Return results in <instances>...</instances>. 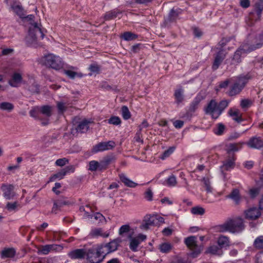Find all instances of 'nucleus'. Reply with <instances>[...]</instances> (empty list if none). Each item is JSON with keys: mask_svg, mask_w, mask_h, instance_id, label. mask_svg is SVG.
I'll return each mask as SVG.
<instances>
[{"mask_svg": "<svg viewBox=\"0 0 263 263\" xmlns=\"http://www.w3.org/2000/svg\"><path fill=\"white\" fill-rule=\"evenodd\" d=\"M245 228L244 221L239 217L229 219L222 224L218 227L220 232H229L231 233H239L242 232Z\"/></svg>", "mask_w": 263, "mask_h": 263, "instance_id": "1", "label": "nucleus"}, {"mask_svg": "<svg viewBox=\"0 0 263 263\" xmlns=\"http://www.w3.org/2000/svg\"><path fill=\"white\" fill-rule=\"evenodd\" d=\"M44 37V33L41 26L37 23H31L29 33L26 37V42L31 46L37 47V42Z\"/></svg>", "mask_w": 263, "mask_h": 263, "instance_id": "2", "label": "nucleus"}, {"mask_svg": "<svg viewBox=\"0 0 263 263\" xmlns=\"http://www.w3.org/2000/svg\"><path fill=\"white\" fill-rule=\"evenodd\" d=\"M104 247L100 246H93L86 251L87 259L90 263H100L103 261L105 255Z\"/></svg>", "mask_w": 263, "mask_h": 263, "instance_id": "3", "label": "nucleus"}, {"mask_svg": "<svg viewBox=\"0 0 263 263\" xmlns=\"http://www.w3.org/2000/svg\"><path fill=\"white\" fill-rule=\"evenodd\" d=\"M42 63L46 66L58 70L62 68L64 63L61 58L53 54H48L42 59Z\"/></svg>", "mask_w": 263, "mask_h": 263, "instance_id": "4", "label": "nucleus"}, {"mask_svg": "<svg viewBox=\"0 0 263 263\" xmlns=\"http://www.w3.org/2000/svg\"><path fill=\"white\" fill-rule=\"evenodd\" d=\"M86 210L84 206H81L80 210L81 212H84V218L89 220L93 223L100 222L104 220V217L100 213H96L93 215L90 214L89 212H91V208L87 205L86 206Z\"/></svg>", "mask_w": 263, "mask_h": 263, "instance_id": "5", "label": "nucleus"}, {"mask_svg": "<svg viewBox=\"0 0 263 263\" xmlns=\"http://www.w3.org/2000/svg\"><path fill=\"white\" fill-rule=\"evenodd\" d=\"M249 79L247 76L239 77L237 81L230 88L229 92V95L233 96L239 93L248 82Z\"/></svg>", "mask_w": 263, "mask_h": 263, "instance_id": "6", "label": "nucleus"}, {"mask_svg": "<svg viewBox=\"0 0 263 263\" xmlns=\"http://www.w3.org/2000/svg\"><path fill=\"white\" fill-rule=\"evenodd\" d=\"M260 42L257 43L256 45V47H252L249 49H247L245 46H243L242 48H240L237 50L234 53L233 61L234 64L239 63L240 61L241 55L245 53L247 51H251L252 50H254L255 48H260L262 45H263V35H260L259 36Z\"/></svg>", "mask_w": 263, "mask_h": 263, "instance_id": "7", "label": "nucleus"}, {"mask_svg": "<svg viewBox=\"0 0 263 263\" xmlns=\"http://www.w3.org/2000/svg\"><path fill=\"white\" fill-rule=\"evenodd\" d=\"M205 113L211 116L214 119H217L220 115V111L217 103L214 100H212L208 104L205 109Z\"/></svg>", "mask_w": 263, "mask_h": 263, "instance_id": "8", "label": "nucleus"}, {"mask_svg": "<svg viewBox=\"0 0 263 263\" xmlns=\"http://www.w3.org/2000/svg\"><path fill=\"white\" fill-rule=\"evenodd\" d=\"M1 190L2 192L3 196L6 200H12L16 196L14 191V186L10 184H3Z\"/></svg>", "mask_w": 263, "mask_h": 263, "instance_id": "9", "label": "nucleus"}, {"mask_svg": "<svg viewBox=\"0 0 263 263\" xmlns=\"http://www.w3.org/2000/svg\"><path fill=\"white\" fill-rule=\"evenodd\" d=\"M184 242L187 247L193 251L191 255L196 257L200 252V249L197 246L196 237L193 236L188 237L185 239Z\"/></svg>", "mask_w": 263, "mask_h": 263, "instance_id": "10", "label": "nucleus"}, {"mask_svg": "<svg viewBox=\"0 0 263 263\" xmlns=\"http://www.w3.org/2000/svg\"><path fill=\"white\" fill-rule=\"evenodd\" d=\"M115 146V143L112 141L108 142H100L95 146L92 148V152L96 153L99 152L108 151L112 149Z\"/></svg>", "mask_w": 263, "mask_h": 263, "instance_id": "11", "label": "nucleus"}, {"mask_svg": "<svg viewBox=\"0 0 263 263\" xmlns=\"http://www.w3.org/2000/svg\"><path fill=\"white\" fill-rule=\"evenodd\" d=\"M132 234H129L128 236L130 239L129 247L132 250L136 251L139 245L146 239V236L142 234H139L135 237H132Z\"/></svg>", "mask_w": 263, "mask_h": 263, "instance_id": "12", "label": "nucleus"}, {"mask_svg": "<svg viewBox=\"0 0 263 263\" xmlns=\"http://www.w3.org/2000/svg\"><path fill=\"white\" fill-rule=\"evenodd\" d=\"M121 240L120 239H115L110 241L109 243L106 244L105 245H101V246L104 247V252L102 253H104L106 255L109 253L116 251L117 249L119 244Z\"/></svg>", "mask_w": 263, "mask_h": 263, "instance_id": "13", "label": "nucleus"}, {"mask_svg": "<svg viewBox=\"0 0 263 263\" xmlns=\"http://www.w3.org/2000/svg\"><path fill=\"white\" fill-rule=\"evenodd\" d=\"M110 235L109 231H105L102 228L92 229L89 234V236L91 238H97L99 237L107 238Z\"/></svg>", "mask_w": 263, "mask_h": 263, "instance_id": "14", "label": "nucleus"}, {"mask_svg": "<svg viewBox=\"0 0 263 263\" xmlns=\"http://www.w3.org/2000/svg\"><path fill=\"white\" fill-rule=\"evenodd\" d=\"M156 226L155 217L154 215H146L144 216L140 228L142 229L147 230L151 226Z\"/></svg>", "mask_w": 263, "mask_h": 263, "instance_id": "15", "label": "nucleus"}, {"mask_svg": "<svg viewBox=\"0 0 263 263\" xmlns=\"http://www.w3.org/2000/svg\"><path fill=\"white\" fill-rule=\"evenodd\" d=\"M86 255V251L83 249H75L68 253V256L72 259H82L84 258Z\"/></svg>", "mask_w": 263, "mask_h": 263, "instance_id": "16", "label": "nucleus"}, {"mask_svg": "<svg viewBox=\"0 0 263 263\" xmlns=\"http://www.w3.org/2000/svg\"><path fill=\"white\" fill-rule=\"evenodd\" d=\"M235 158L234 155L228 156L227 158L223 161L222 165L221 166L222 172L225 171H230L233 168L235 165Z\"/></svg>", "mask_w": 263, "mask_h": 263, "instance_id": "17", "label": "nucleus"}, {"mask_svg": "<svg viewBox=\"0 0 263 263\" xmlns=\"http://www.w3.org/2000/svg\"><path fill=\"white\" fill-rule=\"evenodd\" d=\"M247 219L254 220L257 219L260 215V212L256 208H252L246 210L244 212Z\"/></svg>", "mask_w": 263, "mask_h": 263, "instance_id": "18", "label": "nucleus"}, {"mask_svg": "<svg viewBox=\"0 0 263 263\" xmlns=\"http://www.w3.org/2000/svg\"><path fill=\"white\" fill-rule=\"evenodd\" d=\"M226 52L224 50H218L214 59L212 66L214 70H216L226 57Z\"/></svg>", "mask_w": 263, "mask_h": 263, "instance_id": "19", "label": "nucleus"}, {"mask_svg": "<svg viewBox=\"0 0 263 263\" xmlns=\"http://www.w3.org/2000/svg\"><path fill=\"white\" fill-rule=\"evenodd\" d=\"M244 142L231 143L227 145L226 151L228 156L234 155V153L238 151L242 147V145L244 144Z\"/></svg>", "mask_w": 263, "mask_h": 263, "instance_id": "20", "label": "nucleus"}, {"mask_svg": "<svg viewBox=\"0 0 263 263\" xmlns=\"http://www.w3.org/2000/svg\"><path fill=\"white\" fill-rule=\"evenodd\" d=\"M119 177L121 181L124 183V184L129 187H135L138 184L131 180L126 174L124 173H120L119 174Z\"/></svg>", "mask_w": 263, "mask_h": 263, "instance_id": "21", "label": "nucleus"}, {"mask_svg": "<svg viewBox=\"0 0 263 263\" xmlns=\"http://www.w3.org/2000/svg\"><path fill=\"white\" fill-rule=\"evenodd\" d=\"M22 81V74L18 72H14L8 83L12 87H17L21 84Z\"/></svg>", "mask_w": 263, "mask_h": 263, "instance_id": "22", "label": "nucleus"}, {"mask_svg": "<svg viewBox=\"0 0 263 263\" xmlns=\"http://www.w3.org/2000/svg\"><path fill=\"white\" fill-rule=\"evenodd\" d=\"M228 114L232 119L236 122L239 123L242 121L241 113L239 109L231 108L229 109Z\"/></svg>", "mask_w": 263, "mask_h": 263, "instance_id": "23", "label": "nucleus"}, {"mask_svg": "<svg viewBox=\"0 0 263 263\" xmlns=\"http://www.w3.org/2000/svg\"><path fill=\"white\" fill-rule=\"evenodd\" d=\"M91 122L90 121L84 119L79 123L75 130L77 132L81 133H85L88 130L89 124Z\"/></svg>", "mask_w": 263, "mask_h": 263, "instance_id": "24", "label": "nucleus"}, {"mask_svg": "<svg viewBox=\"0 0 263 263\" xmlns=\"http://www.w3.org/2000/svg\"><path fill=\"white\" fill-rule=\"evenodd\" d=\"M227 198L232 199L236 204H238L241 200L239 190L237 189H233L231 192L227 196Z\"/></svg>", "mask_w": 263, "mask_h": 263, "instance_id": "25", "label": "nucleus"}, {"mask_svg": "<svg viewBox=\"0 0 263 263\" xmlns=\"http://www.w3.org/2000/svg\"><path fill=\"white\" fill-rule=\"evenodd\" d=\"M114 161V157L111 156L105 157L100 162V171L106 170L108 165Z\"/></svg>", "mask_w": 263, "mask_h": 263, "instance_id": "26", "label": "nucleus"}, {"mask_svg": "<svg viewBox=\"0 0 263 263\" xmlns=\"http://www.w3.org/2000/svg\"><path fill=\"white\" fill-rule=\"evenodd\" d=\"M60 246L56 245H47L41 246L39 249V252L41 254L46 255L51 251L57 250Z\"/></svg>", "mask_w": 263, "mask_h": 263, "instance_id": "27", "label": "nucleus"}, {"mask_svg": "<svg viewBox=\"0 0 263 263\" xmlns=\"http://www.w3.org/2000/svg\"><path fill=\"white\" fill-rule=\"evenodd\" d=\"M21 206L17 201L14 202H8L6 205L5 209L10 212H15Z\"/></svg>", "mask_w": 263, "mask_h": 263, "instance_id": "28", "label": "nucleus"}, {"mask_svg": "<svg viewBox=\"0 0 263 263\" xmlns=\"http://www.w3.org/2000/svg\"><path fill=\"white\" fill-rule=\"evenodd\" d=\"M15 253L16 251L13 248H5L1 252V257L3 259L12 258L15 256Z\"/></svg>", "mask_w": 263, "mask_h": 263, "instance_id": "29", "label": "nucleus"}, {"mask_svg": "<svg viewBox=\"0 0 263 263\" xmlns=\"http://www.w3.org/2000/svg\"><path fill=\"white\" fill-rule=\"evenodd\" d=\"M71 69L65 70L64 73L69 78L71 79H74L76 77L81 78L83 77V74L81 72H77L73 71L72 70H77V68L76 67H71Z\"/></svg>", "mask_w": 263, "mask_h": 263, "instance_id": "30", "label": "nucleus"}, {"mask_svg": "<svg viewBox=\"0 0 263 263\" xmlns=\"http://www.w3.org/2000/svg\"><path fill=\"white\" fill-rule=\"evenodd\" d=\"M70 169L69 167H66L64 169L62 170L60 172L54 174L50 178V181H54L56 179L61 180L64 178L66 175V173Z\"/></svg>", "mask_w": 263, "mask_h": 263, "instance_id": "31", "label": "nucleus"}, {"mask_svg": "<svg viewBox=\"0 0 263 263\" xmlns=\"http://www.w3.org/2000/svg\"><path fill=\"white\" fill-rule=\"evenodd\" d=\"M40 111L46 117H50L52 115L53 107L49 105H44L39 107Z\"/></svg>", "mask_w": 263, "mask_h": 263, "instance_id": "32", "label": "nucleus"}, {"mask_svg": "<svg viewBox=\"0 0 263 263\" xmlns=\"http://www.w3.org/2000/svg\"><path fill=\"white\" fill-rule=\"evenodd\" d=\"M217 243L221 248L228 247L230 245V241L229 237L221 235L219 237Z\"/></svg>", "mask_w": 263, "mask_h": 263, "instance_id": "33", "label": "nucleus"}, {"mask_svg": "<svg viewBox=\"0 0 263 263\" xmlns=\"http://www.w3.org/2000/svg\"><path fill=\"white\" fill-rule=\"evenodd\" d=\"M173 246L169 242H163L159 245V249L163 253H167L172 250Z\"/></svg>", "mask_w": 263, "mask_h": 263, "instance_id": "34", "label": "nucleus"}, {"mask_svg": "<svg viewBox=\"0 0 263 263\" xmlns=\"http://www.w3.org/2000/svg\"><path fill=\"white\" fill-rule=\"evenodd\" d=\"M177 183L176 177L172 174L164 181V184L168 186H175Z\"/></svg>", "mask_w": 263, "mask_h": 263, "instance_id": "35", "label": "nucleus"}, {"mask_svg": "<svg viewBox=\"0 0 263 263\" xmlns=\"http://www.w3.org/2000/svg\"><path fill=\"white\" fill-rule=\"evenodd\" d=\"M13 104L10 102H3L0 103L1 110L7 111L8 112H11L13 110Z\"/></svg>", "mask_w": 263, "mask_h": 263, "instance_id": "36", "label": "nucleus"}, {"mask_svg": "<svg viewBox=\"0 0 263 263\" xmlns=\"http://www.w3.org/2000/svg\"><path fill=\"white\" fill-rule=\"evenodd\" d=\"M183 90L180 88L175 90V97L177 103H181L183 100Z\"/></svg>", "mask_w": 263, "mask_h": 263, "instance_id": "37", "label": "nucleus"}, {"mask_svg": "<svg viewBox=\"0 0 263 263\" xmlns=\"http://www.w3.org/2000/svg\"><path fill=\"white\" fill-rule=\"evenodd\" d=\"M122 37L124 40L129 41L136 39L137 38V35L130 32H125L122 35Z\"/></svg>", "mask_w": 263, "mask_h": 263, "instance_id": "38", "label": "nucleus"}, {"mask_svg": "<svg viewBox=\"0 0 263 263\" xmlns=\"http://www.w3.org/2000/svg\"><path fill=\"white\" fill-rule=\"evenodd\" d=\"M130 227L129 224H124L122 226L119 230V234L120 235L123 236L124 234L129 233L130 234H133V232H132V234L130 233Z\"/></svg>", "mask_w": 263, "mask_h": 263, "instance_id": "39", "label": "nucleus"}, {"mask_svg": "<svg viewBox=\"0 0 263 263\" xmlns=\"http://www.w3.org/2000/svg\"><path fill=\"white\" fill-rule=\"evenodd\" d=\"M89 170L91 171H96L97 170L100 171V163L95 160H92L89 162Z\"/></svg>", "mask_w": 263, "mask_h": 263, "instance_id": "40", "label": "nucleus"}, {"mask_svg": "<svg viewBox=\"0 0 263 263\" xmlns=\"http://www.w3.org/2000/svg\"><path fill=\"white\" fill-rule=\"evenodd\" d=\"M201 181L203 183L206 191L209 193L211 192L212 189L211 186L210 178L209 177H203Z\"/></svg>", "mask_w": 263, "mask_h": 263, "instance_id": "41", "label": "nucleus"}, {"mask_svg": "<svg viewBox=\"0 0 263 263\" xmlns=\"http://www.w3.org/2000/svg\"><path fill=\"white\" fill-rule=\"evenodd\" d=\"M253 104V101L248 99H242L240 102L241 107L245 109H248Z\"/></svg>", "mask_w": 263, "mask_h": 263, "instance_id": "42", "label": "nucleus"}, {"mask_svg": "<svg viewBox=\"0 0 263 263\" xmlns=\"http://www.w3.org/2000/svg\"><path fill=\"white\" fill-rule=\"evenodd\" d=\"M204 212V209L200 206H195L191 209V213L194 215H202Z\"/></svg>", "mask_w": 263, "mask_h": 263, "instance_id": "43", "label": "nucleus"}, {"mask_svg": "<svg viewBox=\"0 0 263 263\" xmlns=\"http://www.w3.org/2000/svg\"><path fill=\"white\" fill-rule=\"evenodd\" d=\"M121 111L122 116L124 119L127 120L130 118V113L127 106H123L121 108Z\"/></svg>", "mask_w": 263, "mask_h": 263, "instance_id": "44", "label": "nucleus"}, {"mask_svg": "<svg viewBox=\"0 0 263 263\" xmlns=\"http://www.w3.org/2000/svg\"><path fill=\"white\" fill-rule=\"evenodd\" d=\"M11 8L13 12H14L16 14H17L21 17H23V10L22 7L18 5H14L12 6Z\"/></svg>", "mask_w": 263, "mask_h": 263, "instance_id": "45", "label": "nucleus"}, {"mask_svg": "<svg viewBox=\"0 0 263 263\" xmlns=\"http://www.w3.org/2000/svg\"><path fill=\"white\" fill-rule=\"evenodd\" d=\"M174 150L175 147H170L163 152V153L160 156V158L162 160H164L166 158L168 157L174 152Z\"/></svg>", "mask_w": 263, "mask_h": 263, "instance_id": "46", "label": "nucleus"}, {"mask_svg": "<svg viewBox=\"0 0 263 263\" xmlns=\"http://www.w3.org/2000/svg\"><path fill=\"white\" fill-rule=\"evenodd\" d=\"M108 123L114 125H120L121 123V119L117 116H112L108 120Z\"/></svg>", "mask_w": 263, "mask_h": 263, "instance_id": "47", "label": "nucleus"}, {"mask_svg": "<svg viewBox=\"0 0 263 263\" xmlns=\"http://www.w3.org/2000/svg\"><path fill=\"white\" fill-rule=\"evenodd\" d=\"M118 13V12L115 10L107 12L105 14L104 18L105 20H110L113 19L117 16Z\"/></svg>", "mask_w": 263, "mask_h": 263, "instance_id": "48", "label": "nucleus"}, {"mask_svg": "<svg viewBox=\"0 0 263 263\" xmlns=\"http://www.w3.org/2000/svg\"><path fill=\"white\" fill-rule=\"evenodd\" d=\"M208 251L213 254L218 255H220L221 252L220 249H219V247L216 246H213L210 247L208 249Z\"/></svg>", "mask_w": 263, "mask_h": 263, "instance_id": "49", "label": "nucleus"}, {"mask_svg": "<svg viewBox=\"0 0 263 263\" xmlns=\"http://www.w3.org/2000/svg\"><path fill=\"white\" fill-rule=\"evenodd\" d=\"M255 8L257 11L258 15H259L263 10V0H259L255 4Z\"/></svg>", "mask_w": 263, "mask_h": 263, "instance_id": "50", "label": "nucleus"}, {"mask_svg": "<svg viewBox=\"0 0 263 263\" xmlns=\"http://www.w3.org/2000/svg\"><path fill=\"white\" fill-rule=\"evenodd\" d=\"M229 102L227 100L221 101L219 104H218V108L220 111V115L222 111L228 106Z\"/></svg>", "mask_w": 263, "mask_h": 263, "instance_id": "51", "label": "nucleus"}, {"mask_svg": "<svg viewBox=\"0 0 263 263\" xmlns=\"http://www.w3.org/2000/svg\"><path fill=\"white\" fill-rule=\"evenodd\" d=\"M68 163V160L66 158H63L62 159H59L56 160L55 161V164L57 166H63L66 164Z\"/></svg>", "mask_w": 263, "mask_h": 263, "instance_id": "52", "label": "nucleus"}, {"mask_svg": "<svg viewBox=\"0 0 263 263\" xmlns=\"http://www.w3.org/2000/svg\"><path fill=\"white\" fill-rule=\"evenodd\" d=\"M38 111H40L39 107H34L29 111V115L31 117L37 119Z\"/></svg>", "mask_w": 263, "mask_h": 263, "instance_id": "53", "label": "nucleus"}, {"mask_svg": "<svg viewBox=\"0 0 263 263\" xmlns=\"http://www.w3.org/2000/svg\"><path fill=\"white\" fill-rule=\"evenodd\" d=\"M153 194L151 189H148L144 193V198L148 201H152Z\"/></svg>", "mask_w": 263, "mask_h": 263, "instance_id": "54", "label": "nucleus"}, {"mask_svg": "<svg viewBox=\"0 0 263 263\" xmlns=\"http://www.w3.org/2000/svg\"><path fill=\"white\" fill-rule=\"evenodd\" d=\"M228 42L227 39H222L216 46V49L218 50H223L222 48L226 45Z\"/></svg>", "mask_w": 263, "mask_h": 263, "instance_id": "55", "label": "nucleus"}, {"mask_svg": "<svg viewBox=\"0 0 263 263\" xmlns=\"http://www.w3.org/2000/svg\"><path fill=\"white\" fill-rule=\"evenodd\" d=\"M200 102V99L198 98H195L192 102L190 106V109L192 111H194L197 107Z\"/></svg>", "mask_w": 263, "mask_h": 263, "instance_id": "56", "label": "nucleus"}, {"mask_svg": "<svg viewBox=\"0 0 263 263\" xmlns=\"http://www.w3.org/2000/svg\"><path fill=\"white\" fill-rule=\"evenodd\" d=\"M180 10H175L172 9L170 13V18L171 21L174 20L179 13Z\"/></svg>", "mask_w": 263, "mask_h": 263, "instance_id": "57", "label": "nucleus"}, {"mask_svg": "<svg viewBox=\"0 0 263 263\" xmlns=\"http://www.w3.org/2000/svg\"><path fill=\"white\" fill-rule=\"evenodd\" d=\"M224 128L225 127L223 124H219L216 130L215 131V133L216 135H220L223 133Z\"/></svg>", "mask_w": 263, "mask_h": 263, "instance_id": "58", "label": "nucleus"}, {"mask_svg": "<svg viewBox=\"0 0 263 263\" xmlns=\"http://www.w3.org/2000/svg\"><path fill=\"white\" fill-rule=\"evenodd\" d=\"M155 217L156 226L164 223V219L159 215H154Z\"/></svg>", "mask_w": 263, "mask_h": 263, "instance_id": "59", "label": "nucleus"}, {"mask_svg": "<svg viewBox=\"0 0 263 263\" xmlns=\"http://www.w3.org/2000/svg\"><path fill=\"white\" fill-rule=\"evenodd\" d=\"M89 69L92 72H98L100 70V67L98 65L93 64L90 65Z\"/></svg>", "mask_w": 263, "mask_h": 263, "instance_id": "60", "label": "nucleus"}, {"mask_svg": "<svg viewBox=\"0 0 263 263\" xmlns=\"http://www.w3.org/2000/svg\"><path fill=\"white\" fill-rule=\"evenodd\" d=\"M259 193V190L257 189H251L249 191L250 196L252 198L255 197Z\"/></svg>", "mask_w": 263, "mask_h": 263, "instance_id": "61", "label": "nucleus"}, {"mask_svg": "<svg viewBox=\"0 0 263 263\" xmlns=\"http://www.w3.org/2000/svg\"><path fill=\"white\" fill-rule=\"evenodd\" d=\"M57 107L60 112H63L66 109L65 105L62 102H58L57 103Z\"/></svg>", "mask_w": 263, "mask_h": 263, "instance_id": "62", "label": "nucleus"}, {"mask_svg": "<svg viewBox=\"0 0 263 263\" xmlns=\"http://www.w3.org/2000/svg\"><path fill=\"white\" fill-rule=\"evenodd\" d=\"M240 6L245 8H247L250 6L249 0H240Z\"/></svg>", "mask_w": 263, "mask_h": 263, "instance_id": "63", "label": "nucleus"}, {"mask_svg": "<svg viewBox=\"0 0 263 263\" xmlns=\"http://www.w3.org/2000/svg\"><path fill=\"white\" fill-rule=\"evenodd\" d=\"M184 124V122L181 120H176L174 122V126L177 128H181Z\"/></svg>", "mask_w": 263, "mask_h": 263, "instance_id": "64", "label": "nucleus"}]
</instances>
